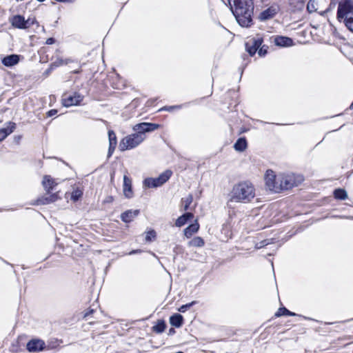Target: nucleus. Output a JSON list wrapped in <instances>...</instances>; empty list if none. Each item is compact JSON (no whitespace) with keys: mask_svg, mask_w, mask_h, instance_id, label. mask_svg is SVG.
<instances>
[{"mask_svg":"<svg viewBox=\"0 0 353 353\" xmlns=\"http://www.w3.org/2000/svg\"><path fill=\"white\" fill-rule=\"evenodd\" d=\"M230 9L237 22L243 27H248L252 22L253 14L252 0H228Z\"/></svg>","mask_w":353,"mask_h":353,"instance_id":"nucleus-1","label":"nucleus"},{"mask_svg":"<svg viewBox=\"0 0 353 353\" xmlns=\"http://www.w3.org/2000/svg\"><path fill=\"white\" fill-rule=\"evenodd\" d=\"M255 196V188L249 181H242L235 184L230 193L227 206L232 208L233 203H250Z\"/></svg>","mask_w":353,"mask_h":353,"instance_id":"nucleus-2","label":"nucleus"},{"mask_svg":"<svg viewBox=\"0 0 353 353\" xmlns=\"http://www.w3.org/2000/svg\"><path fill=\"white\" fill-rule=\"evenodd\" d=\"M338 4L336 18L344 23L353 16V0H339Z\"/></svg>","mask_w":353,"mask_h":353,"instance_id":"nucleus-3","label":"nucleus"},{"mask_svg":"<svg viewBox=\"0 0 353 353\" xmlns=\"http://www.w3.org/2000/svg\"><path fill=\"white\" fill-rule=\"evenodd\" d=\"M143 141L141 134L137 135L133 133L122 139L119 144V148L121 151L131 150L138 146Z\"/></svg>","mask_w":353,"mask_h":353,"instance_id":"nucleus-4","label":"nucleus"},{"mask_svg":"<svg viewBox=\"0 0 353 353\" xmlns=\"http://www.w3.org/2000/svg\"><path fill=\"white\" fill-rule=\"evenodd\" d=\"M172 172L170 170H166L157 178H146L143 181V187L147 188L160 187L170 178Z\"/></svg>","mask_w":353,"mask_h":353,"instance_id":"nucleus-5","label":"nucleus"},{"mask_svg":"<svg viewBox=\"0 0 353 353\" xmlns=\"http://www.w3.org/2000/svg\"><path fill=\"white\" fill-rule=\"evenodd\" d=\"M160 127L159 124L153 123H141L133 126L132 130L137 135H141L143 140L145 139V133L154 131Z\"/></svg>","mask_w":353,"mask_h":353,"instance_id":"nucleus-6","label":"nucleus"},{"mask_svg":"<svg viewBox=\"0 0 353 353\" xmlns=\"http://www.w3.org/2000/svg\"><path fill=\"white\" fill-rule=\"evenodd\" d=\"M298 185L296 176L294 174H286L279 176V192L292 188Z\"/></svg>","mask_w":353,"mask_h":353,"instance_id":"nucleus-7","label":"nucleus"},{"mask_svg":"<svg viewBox=\"0 0 353 353\" xmlns=\"http://www.w3.org/2000/svg\"><path fill=\"white\" fill-rule=\"evenodd\" d=\"M265 181L268 190L274 192H279V176L276 177L272 170H267L265 175Z\"/></svg>","mask_w":353,"mask_h":353,"instance_id":"nucleus-8","label":"nucleus"},{"mask_svg":"<svg viewBox=\"0 0 353 353\" xmlns=\"http://www.w3.org/2000/svg\"><path fill=\"white\" fill-rule=\"evenodd\" d=\"M262 43L263 38L260 35H257L256 37L250 39L245 43L246 51L250 56H253L261 47Z\"/></svg>","mask_w":353,"mask_h":353,"instance_id":"nucleus-9","label":"nucleus"},{"mask_svg":"<svg viewBox=\"0 0 353 353\" xmlns=\"http://www.w3.org/2000/svg\"><path fill=\"white\" fill-rule=\"evenodd\" d=\"M83 96L78 92H74L72 94H65L63 96L62 103L65 107L79 105L82 101Z\"/></svg>","mask_w":353,"mask_h":353,"instance_id":"nucleus-10","label":"nucleus"},{"mask_svg":"<svg viewBox=\"0 0 353 353\" xmlns=\"http://www.w3.org/2000/svg\"><path fill=\"white\" fill-rule=\"evenodd\" d=\"M26 347L29 352L41 351L45 348V342L39 339H32L27 343Z\"/></svg>","mask_w":353,"mask_h":353,"instance_id":"nucleus-11","label":"nucleus"},{"mask_svg":"<svg viewBox=\"0 0 353 353\" xmlns=\"http://www.w3.org/2000/svg\"><path fill=\"white\" fill-rule=\"evenodd\" d=\"M60 197L57 192L52 194L50 195H45L41 197L38 198L34 203V205H48L49 203H53L58 199H59Z\"/></svg>","mask_w":353,"mask_h":353,"instance_id":"nucleus-12","label":"nucleus"},{"mask_svg":"<svg viewBox=\"0 0 353 353\" xmlns=\"http://www.w3.org/2000/svg\"><path fill=\"white\" fill-rule=\"evenodd\" d=\"M42 185L47 194H49L54 189V187L57 185V183L50 175H45L43 179Z\"/></svg>","mask_w":353,"mask_h":353,"instance_id":"nucleus-13","label":"nucleus"},{"mask_svg":"<svg viewBox=\"0 0 353 353\" xmlns=\"http://www.w3.org/2000/svg\"><path fill=\"white\" fill-rule=\"evenodd\" d=\"M123 194L125 197L131 198L133 195V192L132 190V180L130 178L128 177L126 175L123 176Z\"/></svg>","mask_w":353,"mask_h":353,"instance_id":"nucleus-14","label":"nucleus"},{"mask_svg":"<svg viewBox=\"0 0 353 353\" xmlns=\"http://www.w3.org/2000/svg\"><path fill=\"white\" fill-rule=\"evenodd\" d=\"M20 56L17 54H10L3 57L1 63L6 67H12L19 62Z\"/></svg>","mask_w":353,"mask_h":353,"instance_id":"nucleus-15","label":"nucleus"},{"mask_svg":"<svg viewBox=\"0 0 353 353\" xmlns=\"http://www.w3.org/2000/svg\"><path fill=\"white\" fill-rule=\"evenodd\" d=\"M274 43L278 46L289 47L293 44V41L292 39L287 37L278 36L275 37Z\"/></svg>","mask_w":353,"mask_h":353,"instance_id":"nucleus-16","label":"nucleus"},{"mask_svg":"<svg viewBox=\"0 0 353 353\" xmlns=\"http://www.w3.org/2000/svg\"><path fill=\"white\" fill-rule=\"evenodd\" d=\"M139 214V210H127L121 214V219L125 223H129L132 221V219L138 216Z\"/></svg>","mask_w":353,"mask_h":353,"instance_id":"nucleus-17","label":"nucleus"},{"mask_svg":"<svg viewBox=\"0 0 353 353\" xmlns=\"http://www.w3.org/2000/svg\"><path fill=\"white\" fill-rule=\"evenodd\" d=\"M15 128V123L10 122L6 128L0 129V141L5 139Z\"/></svg>","mask_w":353,"mask_h":353,"instance_id":"nucleus-18","label":"nucleus"},{"mask_svg":"<svg viewBox=\"0 0 353 353\" xmlns=\"http://www.w3.org/2000/svg\"><path fill=\"white\" fill-rule=\"evenodd\" d=\"M12 25L17 28L26 29L25 18L21 15H16L11 20Z\"/></svg>","mask_w":353,"mask_h":353,"instance_id":"nucleus-19","label":"nucleus"},{"mask_svg":"<svg viewBox=\"0 0 353 353\" xmlns=\"http://www.w3.org/2000/svg\"><path fill=\"white\" fill-rule=\"evenodd\" d=\"M199 229V224L196 220L195 222L184 230V234L187 238L191 237L194 233L197 232Z\"/></svg>","mask_w":353,"mask_h":353,"instance_id":"nucleus-20","label":"nucleus"},{"mask_svg":"<svg viewBox=\"0 0 353 353\" xmlns=\"http://www.w3.org/2000/svg\"><path fill=\"white\" fill-rule=\"evenodd\" d=\"M193 216L194 215L191 212L185 213L184 214L181 215L176 219L175 222V225L176 227H181L184 225L188 220L192 219Z\"/></svg>","mask_w":353,"mask_h":353,"instance_id":"nucleus-21","label":"nucleus"},{"mask_svg":"<svg viewBox=\"0 0 353 353\" xmlns=\"http://www.w3.org/2000/svg\"><path fill=\"white\" fill-rule=\"evenodd\" d=\"M276 14V8L273 7H270L264 11H263L260 14V19L261 20H268L272 18Z\"/></svg>","mask_w":353,"mask_h":353,"instance_id":"nucleus-22","label":"nucleus"},{"mask_svg":"<svg viewBox=\"0 0 353 353\" xmlns=\"http://www.w3.org/2000/svg\"><path fill=\"white\" fill-rule=\"evenodd\" d=\"M170 323L172 325L179 327L183 324V316L179 314H175L170 316Z\"/></svg>","mask_w":353,"mask_h":353,"instance_id":"nucleus-23","label":"nucleus"},{"mask_svg":"<svg viewBox=\"0 0 353 353\" xmlns=\"http://www.w3.org/2000/svg\"><path fill=\"white\" fill-rule=\"evenodd\" d=\"M234 148L236 151H244L247 148L246 139L245 138H239L234 143Z\"/></svg>","mask_w":353,"mask_h":353,"instance_id":"nucleus-24","label":"nucleus"},{"mask_svg":"<svg viewBox=\"0 0 353 353\" xmlns=\"http://www.w3.org/2000/svg\"><path fill=\"white\" fill-rule=\"evenodd\" d=\"M334 196L336 199L345 200L347 198V192L342 188L336 189L334 191Z\"/></svg>","mask_w":353,"mask_h":353,"instance_id":"nucleus-25","label":"nucleus"},{"mask_svg":"<svg viewBox=\"0 0 353 353\" xmlns=\"http://www.w3.org/2000/svg\"><path fill=\"white\" fill-rule=\"evenodd\" d=\"M204 240L200 236L193 238L190 242L189 245L192 247L201 248L204 245Z\"/></svg>","mask_w":353,"mask_h":353,"instance_id":"nucleus-26","label":"nucleus"},{"mask_svg":"<svg viewBox=\"0 0 353 353\" xmlns=\"http://www.w3.org/2000/svg\"><path fill=\"white\" fill-rule=\"evenodd\" d=\"M193 196L192 194H188L185 198L181 199V202L183 207V210L186 211L188 210L190 205L192 203Z\"/></svg>","mask_w":353,"mask_h":353,"instance_id":"nucleus-27","label":"nucleus"},{"mask_svg":"<svg viewBox=\"0 0 353 353\" xmlns=\"http://www.w3.org/2000/svg\"><path fill=\"white\" fill-rule=\"evenodd\" d=\"M295 316L296 314L294 312H290L285 307H280L278 311L276 312L275 316L277 317L281 316Z\"/></svg>","mask_w":353,"mask_h":353,"instance_id":"nucleus-28","label":"nucleus"},{"mask_svg":"<svg viewBox=\"0 0 353 353\" xmlns=\"http://www.w3.org/2000/svg\"><path fill=\"white\" fill-rule=\"evenodd\" d=\"M72 61L70 59H63L62 58H58L52 63V66L59 67L63 65H67Z\"/></svg>","mask_w":353,"mask_h":353,"instance_id":"nucleus-29","label":"nucleus"},{"mask_svg":"<svg viewBox=\"0 0 353 353\" xmlns=\"http://www.w3.org/2000/svg\"><path fill=\"white\" fill-rule=\"evenodd\" d=\"M166 327V325L163 321H159L157 324L153 327V331L157 333L163 332Z\"/></svg>","mask_w":353,"mask_h":353,"instance_id":"nucleus-30","label":"nucleus"},{"mask_svg":"<svg viewBox=\"0 0 353 353\" xmlns=\"http://www.w3.org/2000/svg\"><path fill=\"white\" fill-rule=\"evenodd\" d=\"M83 194V192L81 190L79 189H76L74 190L72 193V196H71V199L74 201H77V200H79V199L82 196Z\"/></svg>","mask_w":353,"mask_h":353,"instance_id":"nucleus-31","label":"nucleus"},{"mask_svg":"<svg viewBox=\"0 0 353 353\" xmlns=\"http://www.w3.org/2000/svg\"><path fill=\"white\" fill-rule=\"evenodd\" d=\"M156 235V232L154 230L148 231L145 235V241L150 242L152 239H155Z\"/></svg>","mask_w":353,"mask_h":353,"instance_id":"nucleus-32","label":"nucleus"},{"mask_svg":"<svg viewBox=\"0 0 353 353\" xmlns=\"http://www.w3.org/2000/svg\"><path fill=\"white\" fill-rule=\"evenodd\" d=\"M108 139H109V143H114V144H117V137H116V134L114 132V131L112 130H109L108 131Z\"/></svg>","mask_w":353,"mask_h":353,"instance_id":"nucleus-33","label":"nucleus"},{"mask_svg":"<svg viewBox=\"0 0 353 353\" xmlns=\"http://www.w3.org/2000/svg\"><path fill=\"white\" fill-rule=\"evenodd\" d=\"M344 24L350 31L353 32V16L347 19V21L344 22Z\"/></svg>","mask_w":353,"mask_h":353,"instance_id":"nucleus-34","label":"nucleus"},{"mask_svg":"<svg viewBox=\"0 0 353 353\" xmlns=\"http://www.w3.org/2000/svg\"><path fill=\"white\" fill-rule=\"evenodd\" d=\"M268 47L265 46H261V47L258 49V54L260 57H263L267 54Z\"/></svg>","mask_w":353,"mask_h":353,"instance_id":"nucleus-35","label":"nucleus"},{"mask_svg":"<svg viewBox=\"0 0 353 353\" xmlns=\"http://www.w3.org/2000/svg\"><path fill=\"white\" fill-rule=\"evenodd\" d=\"M195 303L194 301H192L190 303H188L185 305H182L179 309V311L181 312H185L188 308H190L192 305H193Z\"/></svg>","mask_w":353,"mask_h":353,"instance_id":"nucleus-36","label":"nucleus"},{"mask_svg":"<svg viewBox=\"0 0 353 353\" xmlns=\"http://www.w3.org/2000/svg\"><path fill=\"white\" fill-rule=\"evenodd\" d=\"M26 21V28H28L34 24L37 21L34 18H28L27 20L25 19Z\"/></svg>","mask_w":353,"mask_h":353,"instance_id":"nucleus-37","label":"nucleus"},{"mask_svg":"<svg viewBox=\"0 0 353 353\" xmlns=\"http://www.w3.org/2000/svg\"><path fill=\"white\" fill-rule=\"evenodd\" d=\"M268 244H269V242L268 240H264V241H262L259 243H256L255 245V248L256 249H261L262 248H263L264 246L267 245Z\"/></svg>","mask_w":353,"mask_h":353,"instance_id":"nucleus-38","label":"nucleus"},{"mask_svg":"<svg viewBox=\"0 0 353 353\" xmlns=\"http://www.w3.org/2000/svg\"><path fill=\"white\" fill-rule=\"evenodd\" d=\"M117 144L114 143H109V148H108V157H110L112 154H113L114 149L116 148Z\"/></svg>","mask_w":353,"mask_h":353,"instance_id":"nucleus-39","label":"nucleus"},{"mask_svg":"<svg viewBox=\"0 0 353 353\" xmlns=\"http://www.w3.org/2000/svg\"><path fill=\"white\" fill-rule=\"evenodd\" d=\"M307 9L310 12H312V11L315 10L314 2L312 1V0H310L309 2L307 3Z\"/></svg>","mask_w":353,"mask_h":353,"instance_id":"nucleus-40","label":"nucleus"},{"mask_svg":"<svg viewBox=\"0 0 353 353\" xmlns=\"http://www.w3.org/2000/svg\"><path fill=\"white\" fill-rule=\"evenodd\" d=\"M180 108H181V105H173V106L165 107L163 109L170 111L173 109H179Z\"/></svg>","mask_w":353,"mask_h":353,"instance_id":"nucleus-41","label":"nucleus"},{"mask_svg":"<svg viewBox=\"0 0 353 353\" xmlns=\"http://www.w3.org/2000/svg\"><path fill=\"white\" fill-rule=\"evenodd\" d=\"M54 42H55L54 39H53V38H48L46 40V43L48 44V45H51V44H53Z\"/></svg>","mask_w":353,"mask_h":353,"instance_id":"nucleus-42","label":"nucleus"},{"mask_svg":"<svg viewBox=\"0 0 353 353\" xmlns=\"http://www.w3.org/2000/svg\"><path fill=\"white\" fill-rule=\"evenodd\" d=\"M57 110H51L47 114H48V117H52V116L55 115L57 114Z\"/></svg>","mask_w":353,"mask_h":353,"instance_id":"nucleus-43","label":"nucleus"},{"mask_svg":"<svg viewBox=\"0 0 353 353\" xmlns=\"http://www.w3.org/2000/svg\"><path fill=\"white\" fill-rule=\"evenodd\" d=\"M94 312V310L92 309H90L88 310L85 314H84V317L86 318L88 317L90 314H92V312Z\"/></svg>","mask_w":353,"mask_h":353,"instance_id":"nucleus-44","label":"nucleus"},{"mask_svg":"<svg viewBox=\"0 0 353 353\" xmlns=\"http://www.w3.org/2000/svg\"><path fill=\"white\" fill-rule=\"evenodd\" d=\"M112 201H113V197H112V196H108V197L105 199V200L104 201V202H106V203H111V202H112Z\"/></svg>","mask_w":353,"mask_h":353,"instance_id":"nucleus-45","label":"nucleus"},{"mask_svg":"<svg viewBox=\"0 0 353 353\" xmlns=\"http://www.w3.org/2000/svg\"><path fill=\"white\" fill-rule=\"evenodd\" d=\"M139 252H140L139 250H132V252H130V254H136V253H138Z\"/></svg>","mask_w":353,"mask_h":353,"instance_id":"nucleus-46","label":"nucleus"},{"mask_svg":"<svg viewBox=\"0 0 353 353\" xmlns=\"http://www.w3.org/2000/svg\"><path fill=\"white\" fill-rule=\"evenodd\" d=\"M170 331H171V333H173V332H174V330H173V328H171Z\"/></svg>","mask_w":353,"mask_h":353,"instance_id":"nucleus-47","label":"nucleus"},{"mask_svg":"<svg viewBox=\"0 0 353 353\" xmlns=\"http://www.w3.org/2000/svg\"><path fill=\"white\" fill-rule=\"evenodd\" d=\"M170 331H171V333H173V332H174V330H173V328H171Z\"/></svg>","mask_w":353,"mask_h":353,"instance_id":"nucleus-48","label":"nucleus"},{"mask_svg":"<svg viewBox=\"0 0 353 353\" xmlns=\"http://www.w3.org/2000/svg\"><path fill=\"white\" fill-rule=\"evenodd\" d=\"M170 331H171V333H173V332H174V330H173V328H171Z\"/></svg>","mask_w":353,"mask_h":353,"instance_id":"nucleus-49","label":"nucleus"},{"mask_svg":"<svg viewBox=\"0 0 353 353\" xmlns=\"http://www.w3.org/2000/svg\"><path fill=\"white\" fill-rule=\"evenodd\" d=\"M38 1H40V2H43L45 0H37Z\"/></svg>","mask_w":353,"mask_h":353,"instance_id":"nucleus-50","label":"nucleus"}]
</instances>
